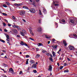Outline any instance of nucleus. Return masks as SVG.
<instances>
[{"label":"nucleus","mask_w":77,"mask_h":77,"mask_svg":"<svg viewBox=\"0 0 77 77\" xmlns=\"http://www.w3.org/2000/svg\"><path fill=\"white\" fill-rule=\"evenodd\" d=\"M70 21L71 23H73L74 25L77 24V20H74L73 19L70 20Z\"/></svg>","instance_id":"nucleus-1"},{"label":"nucleus","mask_w":77,"mask_h":77,"mask_svg":"<svg viewBox=\"0 0 77 77\" xmlns=\"http://www.w3.org/2000/svg\"><path fill=\"white\" fill-rule=\"evenodd\" d=\"M42 33H43V29H42L41 27L39 26V35H41Z\"/></svg>","instance_id":"nucleus-2"},{"label":"nucleus","mask_w":77,"mask_h":77,"mask_svg":"<svg viewBox=\"0 0 77 77\" xmlns=\"http://www.w3.org/2000/svg\"><path fill=\"white\" fill-rule=\"evenodd\" d=\"M25 13L26 12L24 11L21 10L20 13V15L22 16L23 15H24Z\"/></svg>","instance_id":"nucleus-3"},{"label":"nucleus","mask_w":77,"mask_h":77,"mask_svg":"<svg viewBox=\"0 0 77 77\" xmlns=\"http://www.w3.org/2000/svg\"><path fill=\"white\" fill-rule=\"evenodd\" d=\"M20 44L22 45H25V46L27 47H28V48H30V47L29 46V45H28L27 44L25 43H24V42H23V41H22L21 42Z\"/></svg>","instance_id":"nucleus-4"},{"label":"nucleus","mask_w":77,"mask_h":77,"mask_svg":"<svg viewBox=\"0 0 77 77\" xmlns=\"http://www.w3.org/2000/svg\"><path fill=\"white\" fill-rule=\"evenodd\" d=\"M68 48H69L70 50H74V47L72 45H69L68 47Z\"/></svg>","instance_id":"nucleus-5"},{"label":"nucleus","mask_w":77,"mask_h":77,"mask_svg":"<svg viewBox=\"0 0 77 77\" xmlns=\"http://www.w3.org/2000/svg\"><path fill=\"white\" fill-rule=\"evenodd\" d=\"M12 31L13 33H15L16 35H18V31L16 29H12Z\"/></svg>","instance_id":"nucleus-6"},{"label":"nucleus","mask_w":77,"mask_h":77,"mask_svg":"<svg viewBox=\"0 0 77 77\" xmlns=\"http://www.w3.org/2000/svg\"><path fill=\"white\" fill-rule=\"evenodd\" d=\"M9 72H11L12 73V74H14V71L13 70V69L12 68H10L9 69Z\"/></svg>","instance_id":"nucleus-7"},{"label":"nucleus","mask_w":77,"mask_h":77,"mask_svg":"<svg viewBox=\"0 0 77 77\" xmlns=\"http://www.w3.org/2000/svg\"><path fill=\"white\" fill-rule=\"evenodd\" d=\"M30 11L32 13H35V10L34 8L30 9Z\"/></svg>","instance_id":"nucleus-8"},{"label":"nucleus","mask_w":77,"mask_h":77,"mask_svg":"<svg viewBox=\"0 0 77 77\" xmlns=\"http://www.w3.org/2000/svg\"><path fill=\"white\" fill-rule=\"evenodd\" d=\"M30 65H32V63H35V61L32 60H30L29 61Z\"/></svg>","instance_id":"nucleus-9"},{"label":"nucleus","mask_w":77,"mask_h":77,"mask_svg":"<svg viewBox=\"0 0 77 77\" xmlns=\"http://www.w3.org/2000/svg\"><path fill=\"white\" fill-rule=\"evenodd\" d=\"M49 69H48V71H51V70H52V66H51V64L49 65Z\"/></svg>","instance_id":"nucleus-10"},{"label":"nucleus","mask_w":77,"mask_h":77,"mask_svg":"<svg viewBox=\"0 0 77 77\" xmlns=\"http://www.w3.org/2000/svg\"><path fill=\"white\" fill-rule=\"evenodd\" d=\"M63 44L64 46H66L67 45V43H66V42L65 40H63Z\"/></svg>","instance_id":"nucleus-11"},{"label":"nucleus","mask_w":77,"mask_h":77,"mask_svg":"<svg viewBox=\"0 0 77 77\" xmlns=\"http://www.w3.org/2000/svg\"><path fill=\"white\" fill-rule=\"evenodd\" d=\"M31 67L32 68H36V65L33 64Z\"/></svg>","instance_id":"nucleus-12"},{"label":"nucleus","mask_w":77,"mask_h":77,"mask_svg":"<svg viewBox=\"0 0 77 77\" xmlns=\"http://www.w3.org/2000/svg\"><path fill=\"white\" fill-rule=\"evenodd\" d=\"M39 15H42V16L43 15V14H42V12H41V11L40 10H39Z\"/></svg>","instance_id":"nucleus-13"},{"label":"nucleus","mask_w":77,"mask_h":77,"mask_svg":"<svg viewBox=\"0 0 77 77\" xmlns=\"http://www.w3.org/2000/svg\"><path fill=\"white\" fill-rule=\"evenodd\" d=\"M23 3H21L18 4L17 6H21L22 5H23Z\"/></svg>","instance_id":"nucleus-14"},{"label":"nucleus","mask_w":77,"mask_h":77,"mask_svg":"<svg viewBox=\"0 0 77 77\" xmlns=\"http://www.w3.org/2000/svg\"><path fill=\"white\" fill-rule=\"evenodd\" d=\"M23 8H24V9H27V10L29 9V8H28V7H27L23 6Z\"/></svg>","instance_id":"nucleus-15"},{"label":"nucleus","mask_w":77,"mask_h":77,"mask_svg":"<svg viewBox=\"0 0 77 77\" xmlns=\"http://www.w3.org/2000/svg\"><path fill=\"white\" fill-rule=\"evenodd\" d=\"M44 46V45L42 43H39V46Z\"/></svg>","instance_id":"nucleus-16"},{"label":"nucleus","mask_w":77,"mask_h":77,"mask_svg":"<svg viewBox=\"0 0 77 77\" xmlns=\"http://www.w3.org/2000/svg\"><path fill=\"white\" fill-rule=\"evenodd\" d=\"M52 53L54 57H55V54H56V53L54 51H53Z\"/></svg>","instance_id":"nucleus-17"},{"label":"nucleus","mask_w":77,"mask_h":77,"mask_svg":"<svg viewBox=\"0 0 77 77\" xmlns=\"http://www.w3.org/2000/svg\"><path fill=\"white\" fill-rule=\"evenodd\" d=\"M64 72H69V70L68 69L65 70L64 71Z\"/></svg>","instance_id":"nucleus-18"},{"label":"nucleus","mask_w":77,"mask_h":77,"mask_svg":"<svg viewBox=\"0 0 77 77\" xmlns=\"http://www.w3.org/2000/svg\"><path fill=\"white\" fill-rule=\"evenodd\" d=\"M60 51H61V49L60 48V50L58 51L57 52V53L59 54H60Z\"/></svg>","instance_id":"nucleus-19"},{"label":"nucleus","mask_w":77,"mask_h":77,"mask_svg":"<svg viewBox=\"0 0 77 77\" xmlns=\"http://www.w3.org/2000/svg\"><path fill=\"white\" fill-rule=\"evenodd\" d=\"M32 4L33 6H36V5H35V2L33 1V3H32Z\"/></svg>","instance_id":"nucleus-20"},{"label":"nucleus","mask_w":77,"mask_h":77,"mask_svg":"<svg viewBox=\"0 0 77 77\" xmlns=\"http://www.w3.org/2000/svg\"><path fill=\"white\" fill-rule=\"evenodd\" d=\"M0 41H1V42H3V43H5V41L2 39H1V40H0Z\"/></svg>","instance_id":"nucleus-21"},{"label":"nucleus","mask_w":77,"mask_h":77,"mask_svg":"<svg viewBox=\"0 0 77 77\" xmlns=\"http://www.w3.org/2000/svg\"><path fill=\"white\" fill-rule=\"evenodd\" d=\"M20 34H21V35H22L23 36H25L24 34L22 32H20Z\"/></svg>","instance_id":"nucleus-22"},{"label":"nucleus","mask_w":77,"mask_h":77,"mask_svg":"<svg viewBox=\"0 0 77 77\" xmlns=\"http://www.w3.org/2000/svg\"><path fill=\"white\" fill-rule=\"evenodd\" d=\"M3 65H4V66H5V67H7V66H8L6 64L4 63L3 64Z\"/></svg>","instance_id":"nucleus-23"},{"label":"nucleus","mask_w":77,"mask_h":77,"mask_svg":"<svg viewBox=\"0 0 77 77\" xmlns=\"http://www.w3.org/2000/svg\"><path fill=\"white\" fill-rule=\"evenodd\" d=\"M29 60V59H27L26 60V65H27V64H28V63H29V62H28V60Z\"/></svg>","instance_id":"nucleus-24"},{"label":"nucleus","mask_w":77,"mask_h":77,"mask_svg":"<svg viewBox=\"0 0 77 77\" xmlns=\"http://www.w3.org/2000/svg\"><path fill=\"white\" fill-rule=\"evenodd\" d=\"M1 69L5 73L7 72V71H5L4 69Z\"/></svg>","instance_id":"nucleus-25"},{"label":"nucleus","mask_w":77,"mask_h":77,"mask_svg":"<svg viewBox=\"0 0 77 77\" xmlns=\"http://www.w3.org/2000/svg\"><path fill=\"white\" fill-rule=\"evenodd\" d=\"M3 7H4V8H8V6L5 4L3 5Z\"/></svg>","instance_id":"nucleus-26"},{"label":"nucleus","mask_w":77,"mask_h":77,"mask_svg":"<svg viewBox=\"0 0 77 77\" xmlns=\"http://www.w3.org/2000/svg\"><path fill=\"white\" fill-rule=\"evenodd\" d=\"M2 14H3V15H4V16H7V14L5 13H2Z\"/></svg>","instance_id":"nucleus-27"},{"label":"nucleus","mask_w":77,"mask_h":77,"mask_svg":"<svg viewBox=\"0 0 77 77\" xmlns=\"http://www.w3.org/2000/svg\"><path fill=\"white\" fill-rule=\"evenodd\" d=\"M49 60H51V61L52 62H53V58H52L51 57H50Z\"/></svg>","instance_id":"nucleus-28"},{"label":"nucleus","mask_w":77,"mask_h":77,"mask_svg":"<svg viewBox=\"0 0 77 77\" xmlns=\"http://www.w3.org/2000/svg\"><path fill=\"white\" fill-rule=\"evenodd\" d=\"M17 27H18V26L17 25H14L13 26V27H14V28H17Z\"/></svg>","instance_id":"nucleus-29"},{"label":"nucleus","mask_w":77,"mask_h":77,"mask_svg":"<svg viewBox=\"0 0 77 77\" xmlns=\"http://www.w3.org/2000/svg\"><path fill=\"white\" fill-rule=\"evenodd\" d=\"M17 29H18V30H21V29L20 27L17 26Z\"/></svg>","instance_id":"nucleus-30"},{"label":"nucleus","mask_w":77,"mask_h":77,"mask_svg":"<svg viewBox=\"0 0 77 77\" xmlns=\"http://www.w3.org/2000/svg\"><path fill=\"white\" fill-rule=\"evenodd\" d=\"M6 38L7 39H9V35H7Z\"/></svg>","instance_id":"nucleus-31"},{"label":"nucleus","mask_w":77,"mask_h":77,"mask_svg":"<svg viewBox=\"0 0 77 77\" xmlns=\"http://www.w3.org/2000/svg\"><path fill=\"white\" fill-rule=\"evenodd\" d=\"M33 72H34V73H37V71H36V70H33Z\"/></svg>","instance_id":"nucleus-32"},{"label":"nucleus","mask_w":77,"mask_h":77,"mask_svg":"<svg viewBox=\"0 0 77 77\" xmlns=\"http://www.w3.org/2000/svg\"><path fill=\"white\" fill-rule=\"evenodd\" d=\"M54 5L55 6H58L59 5L58 4H55Z\"/></svg>","instance_id":"nucleus-33"},{"label":"nucleus","mask_w":77,"mask_h":77,"mask_svg":"<svg viewBox=\"0 0 77 77\" xmlns=\"http://www.w3.org/2000/svg\"><path fill=\"white\" fill-rule=\"evenodd\" d=\"M6 3L8 6H9V5H10V4L9 3V2H6Z\"/></svg>","instance_id":"nucleus-34"},{"label":"nucleus","mask_w":77,"mask_h":77,"mask_svg":"<svg viewBox=\"0 0 77 77\" xmlns=\"http://www.w3.org/2000/svg\"><path fill=\"white\" fill-rule=\"evenodd\" d=\"M63 68V66H61L60 67V69H62Z\"/></svg>","instance_id":"nucleus-35"},{"label":"nucleus","mask_w":77,"mask_h":77,"mask_svg":"<svg viewBox=\"0 0 77 77\" xmlns=\"http://www.w3.org/2000/svg\"><path fill=\"white\" fill-rule=\"evenodd\" d=\"M36 32H39V27L36 28Z\"/></svg>","instance_id":"nucleus-36"},{"label":"nucleus","mask_w":77,"mask_h":77,"mask_svg":"<svg viewBox=\"0 0 77 77\" xmlns=\"http://www.w3.org/2000/svg\"><path fill=\"white\" fill-rule=\"evenodd\" d=\"M45 38H47V39H50V38H51V37H50V36H48V37L46 36Z\"/></svg>","instance_id":"nucleus-37"},{"label":"nucleus","mask_w":77,"mask_h":77,"mask_svg":"<svg viewBox=\"0 0 77 77\" xmlns=\"http://www.w3.org/2000/svg\"><path fill=\"white\" fill-rule=\"evenodd\" d=\"M39 57V54H37L36 56V58L37 59Z\"/></svg>","instance_id":"nucleus-38"},{"label":"nucleus","mask_w":77,"mask_h":77,"mask_svg":"<svg viewBox=\"0 0 77 77\" xmlns=\"http://www.w3.org/2000/svg\"><path fill=\"white\" fill-rule=\"evenodd\" d=\"M26 58H28V57H30V56L29 55H26Z\"/></svg>","instance_id":"nucleus-39"},{"label":"nucleus","mask_w":77,"mask_h":77,"mask_svg":"<svg viewBox=\"0 0 77 77\" xmlns=\"http://www.w3.org/2000/svg\"><path fill=\"white\" fill-rule=\"evenodd\" d=\"M73 36H75V37L76 38H77V35L75 34H73Z\"/></svg>","instance_id":"nucleus-40"},{"label":"nucleus","mask_w":77,"mask_h":77,"mask_svg":"<svg viewBox=\"0 0 77 77\" xmlns=\"http://www.w3.org/2000/svg\"><path fill=\"white\" fill-rule=\"evenodd\" d=\"M21 74H23V72H22V71H20V73H19V74L20 75H21Z\"/></svg>","instance_id":"nucleus-41"},{"label":"nucleus","mask_w":77,"mask_h":77,"mask_svg":"<svg viewBox=\"0 0 77 77\" xmlns=\"http://www.w3.org/2000/svg\"><path fill=\"white\" fill-rule=\"evenodd\" d=\"M3 25L4 26H6V23H5L4 22V23H3Z\"/></svg>","instance_id":"nucleus-42"},{"label":"nucleus","mask_w":77,"mask_h":77,"mask_svg":"<svg viewBox=\"0 0 77 77\" xmlns=\"http://www.w3.org/2000/svg\"><path fill=\"white\" fill-rule=\"evenodd\" d=\"M30 34L31 35H32V36H33V35H34V34H33V32H30Z\"/></svg>","instance_id":"nucleus-43"},{"label":"nucleus","mask_w":77,"mask_h":77,"mask_svg":"<svg viewBox=\"0 0 77 77\" xmlns=\"http://www.w3.org/2000/svg\"><path fill=\"white\" fill-rule=\"evenodd\" d=\"M62 22H63V23H65V20L64 19H62Z\"/></svg>","instance_id":"nucleus-44"},{"label":"nucleus","mask_w":77,"mask_h":77,"mask_svg":"<svg viewBox=\"0 0 77 77\" xmlns=\"http://www.w3.org/2000/svg\"><path fill=\"white\" fill-rule=\"evenodd\" d=\"M46 54L47 56H50V54L48 53H46Z\"/></svg>","instance_id":"nucleus-45"},{"label":"nucleus","mask_w":77,"mask_h":77,"mask_svg":"<svg viewBox=\"0 0 77 77\" xmlns=\"http://www.w3.org/2000/svg\"><path fill=\"white\" fill-rule=\"evenodd\" d=\"M29 39H31V40H32V41H34V40L33 39L31 38H29Z\"/></svg>","instance_id":"nucleus-46"},{"label":"nucleus","mask_w":77,"mask_h":77,"mask_svg":"<svg viewBox=\"0 0 77 77\" xmlns=\"http://www.w3.org/2000/svg\"><path fill=\"white\" fill-rule=\"evenodd\" d=\"M43 11H44V12H46V10H45V9L44 8Z\"/></svg>","instance_id":"nucleus-47"},{"label":"nucleus","mask_w":77,"mask_h":77,"mask_svg":"<svg viewBox=\"0 0 77 77\" xmlns=\"http://www.w3.org/2000/svg\"><path fill=\"white\" fill-rule=\"evenodd\" d=\"M29 31L30 33L32 32V30L31 29H29Z\"/></svg>","instance_id":"nucleus-48"},{"label":"nucleus","mask_w":77,"mask_h":77,"mask_svg":"<svg viewBox=\"0 0 77 77\" xmlns=\"http://www.w3.org/2000/svg\"><path fill=\"white\" fill-rule=\"evenodd\" d=\"M8 26H9V27H11V24H8Z\"/></svg>","instance_id":"nucleus-49"},{"label":"nucleus","mask_w":77,"mask_h":77,"mask_svg":"<svg viewBox=\"0 0 77 77\" xmlns=\"http://www.w3.org/2000/svg\"><path fill=\"white\" fill-rule=\"evenodd\" d=\"M42 20L41 19L39 20V23H41V21Z\"/></svg>","instance_id":"nucleus-50"},{"label":"nucleus","mask_w":77,"mask_h":77,"mask_svg":"<svg viewBox=\"0 0 77 77\" xmlns=\"http://www.w3.org/2000/svg\"><path fill=\"white\" fill-rule=\"evenodd\" d=\"M55 41H56V40L54 38L52 39V42H54Z\"/></svg>","instance_id":"nucleus-51"},{"label":"nucleus","mask_w":77,"mask_h":77,"mask_svg":"<svg viewBox=\"0 0 77 77\" xmlns=\"http://www.w3.org/2000/svg\"><path fill=\"white\" fill-rule=\"evenodd\" d=\"M12 18H13L14 20H15V18L14 16H13V17H12Z\"/></svg>","instance_id":"nucleus-52"},{"label":"nucleus","mask_w":77,"mask_h":77,"mask_svg":"<svg viewBox=\"0 0 77 77\" xmlns=\"http://www.w3.org/2000/svg\"><path fill=\"white\" fill-rule=\"evenodd\" d=\"M5 32H8V30L6 29H4Z\"/></svg>","instance_id":"nucleus-53"},{"label":"nucleus","mask_w":77,"mask_h":77,"mask_svg":"<svg viewBox=\"0 0 77 77\" xmlns=\"http://www.w3.org/2000/svg\"><path fill=\"white\" fill-rule=\"evenodd\" d=\"M45 52H46V51L44 50L42 52L43 53H45Z\"/></svg>","instance_id":"nucleus-54"},{"label":"nucleus","mask_w":77,"mask_h":77,"mask_svg":"<svg viewBox=\"0 0 77 77\" xmlns=\"http://www.w3.org/2000/svg\"><path fill=\"white\" fill-rule=\"evenodd\" d=\"M67 59L68 61H71V60H70V59H69V58H67Z\"/></svg>","instance_id":"nucleus-55"},{"label":"nucleus","mask_w":77,"mask_h":77,"mask_svg":"<svg viewBox=\"0 0 77 77\" xmlns=\"http://www.w3.org/2000/svg\"><path fill=\"white\" fill-rule=\"evenodd\" d=\"M54 47L55 48H57V46L55 45V46H54Z\"/></svg>","instance_id":"nucleus-56"},{"label":"nucleus","mask_w":77,"mask_h":77,"mask_svg":"<svg viewBox=\"0 0 77 77\" xmlns=\"http://www.w3.org/2000/svg\"><path fill=\"white\" fill-rule=\"evenodd\" d=\"M24 22V23H26V20L24 19H23L22 20Z\"/></svg>","instance_id":"nucleus-57"},{"label":"nucleus","mask_w":77,"mask_h":77,"mask_svg":"<svg viewBox=\"0 0 77 77\" xmlns=\"http://www.w3.org/2000/svg\"><path fill=\"white\" fill-rule=\"evenodd\" d=\"M66 65H67V64H66V63H64V66H66Z\"/></svg>","instance_id":"nucleus-58"},{"label":"nucleus","mask_w":77,"mask_h":77,"mask_svg":"<svg viewBox=\"0 0 77 77\" xmlns=\"http://www.w3.org/2000/svg\"><path fill=\"white\" fill-rule=\"evenodd\" d=\"M22 31L24 33V32H26V31L24 30H23Z\"/></svg>","instance_id":"nucleus-59"},{"label":"nucleus","mask_w":77,"mask_h":77,"mask_svg":"<svg viewBox=\"0 0 77 77\" xmlns=\"http://www.w3.org/2000/svg\"><path fill=\"white\" fill-rule=\"evenodd\" d=\"M17 38H20V36L18 35H17Z\"/></svg>","instance_id":"nucleus-60"},{"label":"nucleus","mask_w":77,"mask_h":77,"mask_svg":"<svg viewBox=\"0 0 77 77\" xmlns=\"http://www.w3.org/2000/svg\"><path fill=\"white\" fill-rule=\"evenodd\" d=\"M57 65H58V66H60L59 63L58 62H57Z\"/></svg>","instance_id":"nucleus-61"},{"label":"nucleus","mask_w":77,"mask_h":77,"mask_svg":"<svg viewBox=\"0 0 77 77\" xmlns=\"http://www.w3.org/2000/svg\"><path fill=\"white\" fill-rule=\"evenodd\" d=\"M30 2H31V3H32V2H33V0H29Z\"/></svg>","instance_id":"nucleus-62"},{"label":"nucleus","mask_w":77,"mask_h":77,"mask_svg":"<svg viewBox=\"0 0 77 77\" xmlns=\"http://www.w3.org/2000/svg\"><path fill=\"white\" fill-rule=\"evenodd\" d=\"M36 51H38V50H39V48H36Z\"/></svg>","instance_id":"nucleus-63"},{"label":"nucleus","mask_w":77,"mask_h":77,"mask_svg":"<svg viewBox=\"0 0 77 77\" xmlns=\"http://www.w3.org/2000/svg\"><path fill=\"white\" fill-rule=\"evenodd\" d=\"M50 43V41H48V44H49Z\"/></svg>","instance_id":"nucleus-64"}]
</instances>
